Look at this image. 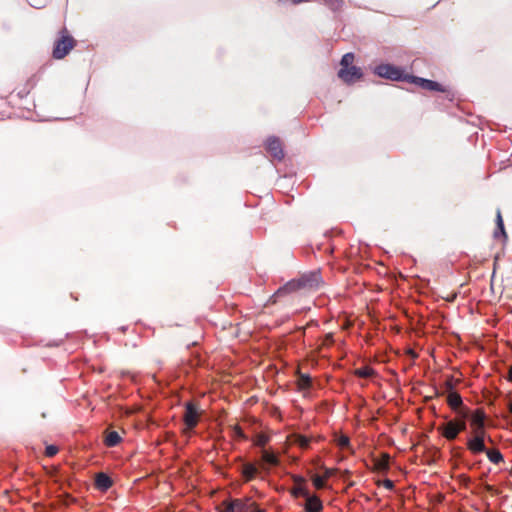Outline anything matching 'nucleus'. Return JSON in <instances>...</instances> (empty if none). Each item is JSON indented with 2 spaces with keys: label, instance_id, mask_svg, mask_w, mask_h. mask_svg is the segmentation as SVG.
<instances>
[{
  "label": "nucleus",
  "instance_id": "obj_35",
  "mask_svg": "<svg viewBox=\"0 0 512 512\" xmlns=\"http://www.w3.org/2000/svg\"><path fill=\"white\" fill-rule=\"evenodd\" d=\"M508 409H509L510 413L512 414V401H510L508 403Z\"/></svg>",
  "mask_w": 512,
  "mask_h": 512
},
{
  "label": "nucleus",
  "instance_id": "obj_11",
  "mask_svg": "<svg viewBox=\"0 0 512 512\" xmlns=\"http://www.w3.org/2000/svg\"><path fill=\"white\" fill-rule=\"evenodd\" d=\"M322 509V502L317 496H307L305 504L306 512H320Z\"/></svg>",
  "mask_w": 512,
  "mask_h": 512
},
{
  "label": "nucleus",
  "instance_id": "obj_39",
  "mask_svg": "<svg viewBox=\"0 0 512 512\" xmlns=\"http://www.w3.org/2000/svg\"><path fill=\"white\" fill-rule=\"evenodd\" d=\"M255 512H262V511H260V510H257V511H255Z\"/></svg>",
  "mask_w": 512,
  "mask_h": 512
},
{
  "label": "nucleus",
  "instance_id": "obj_28",
  "mask_svg": "<svg viewBox=\"0 0 512 512\" xmlns=\"http://www.w3.org/2000/svg\"><path fill=\"white\" fill-rule=\"evenodd\" d=\"M58 452V448L54 445H49L46 447L45 454L48 457H53Z\"/></svg>",
  "mask_w": 512,
  "mask_h": 512
},
{
  "label": "nucleus",
  "instance_id": "obj_7",
  "mask_svg": "<svg viewBox=\"0 0 512 512\" xmlns=\"http://www.w3.org/2000/svg\"><path fill=\"white\" fill-rule=\"evenodd\" d=\"M266 150L274 159L282 160L284 157L282 144L280 140L276 137H270L267 139Z\"/></svg>",
  "mask_w": 512,
  "mask_h": 512
},
{
  "label": "nucleus",
  "instance_id": "obj_31",
  "mask_svg": "<svg viewBox=\"0 0 512 512\" xmlns=\"http://www.w3.org/2000/svg\"><path fill=\"white\" fill-rule=\"evenodd\" d=\"M234 433H235V435H236L237 437H243V432H242V430H241V428H240V427H235V428H234Z\"/></svg>",
  "mask_w": 512,
  "mask_h": 512
},
{
  "label": "nucleus",
  "instance_id": "obj_16",
  "mask_svg": "<svg viewBox=\"0 0 512 512\" xmlns=\"http://www.w3.org/2000/svg\"><path fill=\"white\" fill-rule=\"evenodd\" d=\"M257 473V468L254 464L245 463L242 467V474L247 481L253 479Z\"/></svg>",
  "mask_w": 512,
  "mask_h": 512
},
{
  "label": "nucleus",
  "instance_id": "obj_12",
  "mask_svg": "<svg viewBox=\"0 0 512 512\" xmlns=\"http://www.w3.org/2000/svg\"><path fill=\"white\" fill-rule=\"evenodd\" d=\"M95 485L101 491H106L112 486V480L105 473H99L95 478Z\"/></svg>",
  "mask_w": 512,
  "mask_h": 512
},
{
  "label": "nucleus",
  "instance_id": "obj_8",
  "mask_svg": "<svg viewBox=\"0 0 512 512\" xmlns=\"http://www.w3.org/2000/svg\"><path fill=\"white\" fill-rule=\"evenodd\" d=\"M484 430H481V433L475 431V436L472 439H469L467 445L471 452L473 453H481L485 452V444H484Z\"/></svg>",
  "mask_w": 512,
  "mask_h": 512
},
{
  "label": "nucleus",
  "instance_id": "obj_15",
  "mask_svg": "<svg viewBox=\"0 0 512 512\" xmlns=\"http://www.w3.org/2000/svg\"><path fill=\"white\" fill-rule=\"evenodd\" d=\"M496 224H497V230L494 232V237L498 238L500 235L503 236L504 239H506V232L504 229L503 219L500 210H497L496 214Z\"/></svg>",
  "mask_w": 512,
  "mask_h": 512
},
{
  "label": "nucleus",
  "instance_id": "obj_14",
  "mask_svg": "<svg viewBox=\"0 0 512 512\" xmlns=\"http://www.w3.org/2000/svg\"><path fill=\"white\" fill-rule=\"evenodd\" d=\"M289 442L291 444L298 445L299 447H301L303 449H306L309 446L310 440H309V438H307L305 436L294 434L289 437Z\"/></svg>",
  "mask_w": 512,
  "mask_h": 512
},
{
  "label": "nucleus",
  "instance_id": "obj_20",
  "mask_svg": "<svg viewBox=\"0 0 512 512\" xmlns=\"http://www.w3.org/2000/svg\"><path fill=\"white\" fill-rule=\"evenodd\" d=\"M485 452H486L488 459L495 464H498L499 462H501L503 460V456L499 450L493 449V450H486Z\"/></svg>",
  "mask_w": 512,
  "mask_h": 512
},
{
  "label": "nucleus",
  "instance_id": "obj_36",
  "mask_svg": "<svg viewBox=\"0 0 512 512\" xmlns=\"http://www.w3.org/2000/svg\"><path fill=\"white\" fill-rule=\"evenodd\" d=\"M31 5H32V7H36V8H40L41 7V5H36V4H33V3H31Z\"/></svg>",
  "mask_w": 512,
  "mask_h": 512
},
{
  "label": "nucleus",
  "instance_id": "obj_5",
  "mask_svg": "<svg viewBox=\"0 0 512 512\" xmlns=\"http://www.w3.org/2000/svg\"><path fill=\"white\" fill-rule=\"evenodd\" d=\"M407 82L413 83L419 87H421L424 90L429 91H440V92H446L447 90L438 82L424 79L417 76H410L408 77Z\"/></svg>",
  "mask_w": 512,
  "mask_h": 512
},
{
  "label": "nucleus",
  "instance_id": "obj_19",
  "mask_svg": "<svg viewBox=\"0 0 512 512\" xmlns=\"http://www.w3.org/2000/svg\"><path fill=\"white\" fill-rule=\"evenodd\" d=\"M448 403L452 408L457 409L462 404V398L458 393L452 392L448 395Z\"/></svg>",
  "mask_w": 512,
  "mask_h": 512
},
{
  "label": "nucleus",
  "instance_id": "obj_24",
  "mask_svg": "<svg viewBox=\"0 0 512 512\" xmlns=\"http://www.w3.org/2000/svg\"><path fill=\"white\" fill-rule=\"evenodd\" d=\"M356 375L362 378H368L373 374V370L369 367H362L356 370Z\"/></svg>",
  "mask_w": 512,
  "mask_h": 512
},
{
  "label": "nucleus",
  "instance_id": "obj_9",
  "mask_svg": "<svg viewBox=\"0 0 512 512\" xmlns=\"http://www.w3.org/2000/svg\"><path fill=\"white\" fill-rule=\"evenodd\" d=\"M199 412L192 403L186 404L184 422L188 429H193L198 423Z\"/></svg>",
  "mask_w": 512,
  "mask_h": 512
},
{
  "label": "nucleus",
  "instance_id": "obj_33",
  "mask_svg": "<svg viewBox=\"0 0 512 512\" xmlns=\"http://www.w3.org/2000/svg\"><path fill=\"white\" fill-rule=\"evenodd\" d=\"M332 475H333V470L332 469H325L324 478H328V477H330Z\"/></svg>",
  "mask_w": 512,
  "mask_h": 512
},
{
  "label": "nucleus",
  "instance_id": "obj_38",
  "mask_svg": "<svg viewBox=\"0 0 512 512\" xmlns=\"http://www.w3.org/2000/svg\"><path fill=\"white\" fill-rule=\"evenodd\" d=\"M510 474L512 475V467H511V471H510Z\"/></svg>",
  "mask_w": 512,
  "mask_h": 512
},
{
  "label": "nucleus",
  "instance_id": "obj_10",
  "mask_svg": "<svg viewBox=\"0 0 512 512\" xmlns=\"http://www.w3.org/2000/svg\"><path fill=\"white\" fill-rule=\"evenodd\" d=\"M248 505L241 499L224 501L220 512H246Z\"/></svg>",
  "mask_w": 512,
  "mask_h": 512
},
{
  "label": "nucleus",
  "instance_id": "obj_29",
  "mask_svg": "<svg viewBox=\"0 0 512 512\" xmlns=\"http://www.w3.org/2000/svg\"><path fill=\"white\" fill-rule=\"evenodd\" d=\"M267 441H268V438H267L266 436H264V435H259V436L257 437V439H256L255 444H256L257 446H261V447H263V446L267 443Z\"/></svg>",
  "mask_w": 512,
  "mask_h": 512
},
{
  "label": "nucleus",
  "instance_id": "obj_25",
  "mask_svg": "<svg viewBox=\"0 0 512 512\" xmlns=\"http://www.w3.org/2000/svg\"><path fill=\"white\" fill-rule=\"evenodd\" d=\"M324 2L332 10L339 9L342 6V4H343V0H324Z\"/></svg>",
  "mask_w": 512,
  "mask_h": 512
},
{
  "label": "nucleus",
  "instance_id": "obj_17",
  "mask_svg": "<svg viewBox=\"0 0 512 512\" xmlns=\"http://www.w3.org/2000/svg\"><path fill=\"white\" fill-rule=\"evenodd\" d=\"M262 460H263V462H265L266 464L271 465V466H276L279 463L277 455H275L267 450L262 451Z\"/></svg>",
  "mask_w": 512,
  "mask_h": 512
},
{
  "label": "nucleus",
  "instance_id": "obj_6",
  "mask_svg": "<svg viewBox=\"0 0 512 512\" xmlns=\"http://www.w3.org/2000/svg\"><path fill=\"white\" fill-rule=\"evenodd\" d=\"M338 76L341 80H343L345 83H354L355 81L359 80L362 77L361 69L354 66L349 67L348 69H340L338 71Z\"/></svg>",
  "mask_w": 512,
  "mask_h": 512
},
{
  "label": "nucleus",
  "instance_id": "obj_37",
  "mask_svg": "<svg viewBox=\"0 0 512 512\" xmlns=\"http://www.w3.org/2000/svg\"><path fill=\"white\" fill-rule=\"evenodd\" d=\"M295 481H297V482H298V481H299V482H302V481H303V479H302V478H296V479H295Z\"/></svg>",
  "mask_w": 512,
  "mask_h": 512
},
{
  "label": "nucleus",
  "instance_id": "obj_32",
  "mask_svg": "<svg viewBox=\"0 0 512 512\" xmlns=\"http://www.w3.org/2000/svg\"><path fill=\"white\" fill-rule=\"evenodd\" d=\"M384 486H385L386 488H388V489H392V488H393V486H394V484H393V482H392L391 480H385V481H384Z\"/></svg>",
  "mask_w": 512,
  "mask_h": 512
},
{
  "label": "nucleus",
  "instance_id": "obj_1",
  "mask_svg": "<svg viewBox=\"0 0 512 512\" xmlns=\"http://www.w3.org/2000/svg\"><path fill=\"white\" fill-rule=\"evenodd\" d=\"M322 283V278L319 271H313L303 274L297 280H291L283 287L279 288L274 296L279 297L287 293L297 291L299 289H317Z\"/></svg>",
  "mask_w": 512,
  "mask_h": 512
},
{
  "label": "nucleus",
  "instance_id": "obj_3",
  "mask_svg": "<svg viewBox=\"0 0 512 512\" xmlns=\"http://www.w3.org/2000/svg\"><path fill=\"white\" fill-rule=\"evenodd\" d=\"M74 47V39L68 35H62L56 42L53 49V57L56 59L64 58Z\"/></svg>",
  "mask_w": 512,
  "mask_h": 512
},
{
  "label": "nucleus",
  "instance_id": "obj_13",
  "mask_svg": "<svg viewBox=\"0 0 512 512\" xmlns=\"http://www.w3.org/2000/svg\"><path fill=\"white\" fill-rule=\"evenodd\" d=\"M484 414L480 411L475 412L471 417V423L475 427V431L481 433V430H484Z\"/></svg>",
  "mask_w": 512,
  "mask_h": 512
},
{
  "label": "nucleus",
  "instance_id": "obj_34",
  "mask_svg": "<svg viewBox=\"0 0 512 512\" xmlns=\"http://www.w3.org/2000/svg\"><path fill=\"white\" fill-rule=\"evenodd\" d=\"M508 378H509L510 381H512V366L509 369Z\"/></svg>",
  "mask_w": 512,
  "mask_h": 512
},
{
  "label": "nucleus",
  "instance_id": "obj_22",
  "mask_svg": "<svg viewBox=\"0 0 512 512\" xmlns=\"http://www.w3.org/2000/svg\"><path fill=\"white\" fill-rule=\"evenodd\" d=\"M335 442L342 449L343 448H350V440H349V437L346 436V435L336 436Z\"/></svg>",
  "mask_w": 512,
  "mask_h": 512
},
{
  "label": "nucleus",
  "instance_id": "obj_23",
  "mask_svg": "<svg viewBox=\"0 0 512 512\" xmlns=\"http://www.w3.org/2000/svg\"><path fill=\"white\" fill-rule=\"evenodd\" d=\"M311 384V379L308 375H301L298 380V386L301 390L307 389Z\"/></svg>",
  "mask_w": 512,
  "mask_h": 512
},
{
  "label": "nucleus",
  "instance_id": "obj_4",
  "mask_svg": "<svg viewBox=\"0 0 512 512\" xmlns=\"http://www.w3.org/2000/svg\"><path fill=\"white\" fill-rule=\"evenodd\" d=\"M466 422L464 420L460 421H449L444 424L440 429L442 431L443 436L448 440H454L460 431L465 430Z\"/></svg>",
  "mask_w": 512,
  "mask_h": 512
},
{
  "label": "nucleus",
  "instance_id": "obj_26",
  "mask_svg": "<svg viewBox=\"0 0 512 512\" xmlns=\"http://www.w3.org/2000/svg\"><path fill=\"white\" fill-rule=\"evenodd\" d=\"M314 486L317 489H321L325 486V478L319 475H315L312 479Z\"/></svg>",
  "mask_w": 512,
  "mask_h": 512
},
{
  "label": "nucleus",
  "instance_id": "obj_18",
  "mask_svg": "<svg viewBox=\"0 0 512 512\" xmlns=\"http://www.w3.org/2000/svg\"><path fill=\"white\" fill-rule=\"evenodd\" d=\"M120 440H121L120 435L116 431H111L106 436L105 442H106L107 446L114 447L120 442Z\"/></svg>",
  "mask_w": 512,
  "mask_h": 512
},
{
  "label": "nucleus",
  "instance_id": "obj_21",
  "mask_svg": "<svg viewBox=\"0 0 512 512\" xmlns=\"http://www.w3.org/2000/svg\"><path fill=\"white\" fill-rule=\"evenodd\" d=\"M354 61V55L352 53H346L343 55L341 62H340V69H348L349 67H354L353 64Z\"/></svg>",
  "mask_w": 512,
  "mask_h": 512
},
{
  "label": "nucleus",
  "instance_id": "obj_30",
  "mask_svg": "<svg viewBox=\"0 0 512 512\" xmlns=\"http://www.w3.org/2000/svg\"><path fill=\"white\" fill-rule=\"evenodd\" d=\"M387 466H388L387 460L379 461L377 464V467L380 469H385V468H387Z\"/></svg>",
  "mask_w": 512,
  "mask_h": 512
},
{
  "label": "nucleus",
  "instance_id": "obj_27",
  "mask_svg": "<svg viewBox=\"0 0 512 512\" xmlns=\"http://www.w3.org/2000/svg\"><path fill=\"white\" fill-rule=\"evenodd\" d=\"M293 493L295 496H303L305 498H307V496H310L302 485H297L296 487H294Z\"/></svg>",
  "mask_w": 512,
  "mask_h": 512
},
{
  "label": "nucleus",
  "instance_id": "obj_2",
  "mask_svg": "<svg viewBox=\"0 0 512 512\" xmlns=\"http://www.w3.org/2000/svg\"><path fill=\"white\" fill-rule=\"evenodd\" d=\"M374 73L379 77L393 81H407L409 77V75H406L403 70L391 64L378 65L375 67Z\"/></svg>",
  "mask_w": 512,
  "mask_h": 512
}]
</instances>
